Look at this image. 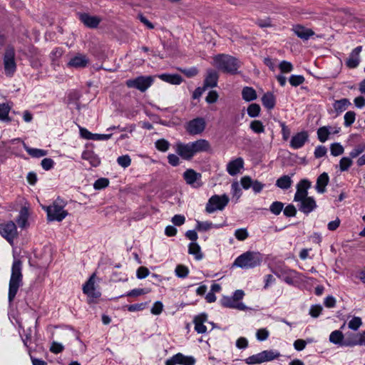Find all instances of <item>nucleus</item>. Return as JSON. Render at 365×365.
Instances as JSON below:
<instances>
[{
  "instance_id": "nucleus-9",
  "label": "nucleus",
  "mask_w": 365,
  "mask_h": 365,
  "mask_svg": "<svg viewBox=\"0 0 365 365\" xmlns=\"http://www.w3.org/2000/svg\"><path fill=\"white\" fill-rule=\"evenodd\" d=\"M206 127V122L203 118H196L190 120L186 126V131L192 135L202 133Z\"/></svg>"
},
{
  "instance_id": "nucleus-20",
  "label": "nucleus",
  "mask_w": 365,
  "mask_h": 365,
  "mask_svg": "<svg viewBox=\"0 0 365 365\" xmlns=\"http://www.w3.org/2000/svg\"><path fill=\"white\" fill-rule=\"evenodd\" d=\"M79 19L86 26L91 29L97 28L101 22V19L99 17L91 16L87 13L80 14Z\"/></svg>"
},
{
  "instance_id": "nucleus-44",
  "label": "nucleus",
  "mask_w": 365,
  "mask_h": 365,
  "mask_svg": "<svg viewBox=\"0 0 365 365\" xmlns=\"http://www.w3.org/2000/svg\"><path fill=\"white\" fill-rule=\"evenodd\" d=\"M247 114L251 118H256L259 115L261 108L259 104L252 103L247 108Z\"/></svg>"
},
{
  "instance_id": "nucleus-53",
  "label": "nucleus",
  "mask_w": 365,
  "mask_h": 365,
  "mask_svg": "<svg viewBox=\"0 0 365 365\" xmlns=\"http://www.w3.org/2000/svg\"><path fill=\"white\" fill-rule=\"evenodd\" d=\"M175 274L180 278H185L188 275L189 269L187 267L179 264L175 270Z\"/></svg>"
},
{
  "instance_id": "nucleus-27",
  "label": "nucleus",
  "mask_w": 365,
  "mask_h": 365,
  "mask_svg": "<svg viewBox=\"0 0 365 365\" xmlns=\"http://www.w3.org/2000/svg\"><path fill=\"white\" fill-rule=\"evenodd\" d=\"M29 216V208L25 206L22 207L19 211L18 217L16 219V224L21 228H24L27 226H29L28 223Z\"/></svg>"
},
{
  "instance_id": "nucleus-32",
  "label": "nucleus",
  "mask_w": 365,
  "mask_h": 365,
  "mask_svg": "<svg viewBox=\"0 0 365 365\" xmlns=\"http://www.w3.org/2000/svg\"><path fill=\"white\" fill-rule=\"evenodd\" d=\"M175 358L178 364L181 365H194L196 362V360L193 356H185L181 353L176 354Z\"/></svg>"
},
{
  "instance_id": "nucleus-16",
  "label": "nucleus",
  "mask_w": 365,
  "mask_h": 365,
  "mask_svg": "<svg viewBox=\"0 0 365 365\" xmlns=\"http://www.w3.org/2000/svg\"><path fill=\"white\" fill-rule=\"evenodd\" d=\"M308 139V133L307 131H301L292 136L290 141V146L294 149L301 148Z\"/></svg>"
},
{
  "instance_id": "nucleus-4",
  "label": "nucleus",
  "mask_w": 365,
  "mask_h": 365,
  "mask_svg": "<svg viewBox=\"0 0 365 365\" xmlns=\"http://www.w3.org/2000/svg\"><path fill=\"white\" fill-rule=\"evenodd\" d=\"M229 201L230 199L225 194L222 195H214L208 200L205 210L208 213H212L216 210H222Z\"/></svg>"
},
{
  "instance_id": "nucleus-15",
  "label": "nucleus",
  "mask_w": 365,
  "mask_h": 365,
  "mask_svg": "<svg viewBox=\"0 0 365 365\" xmlns=\"http://www.w3.org/2000/svg\"><path fill=\"white\" fill-rule=\"evenodd\" d=\"M95 274H93L83 287V292L90 298H98L101 293L95 289L94 282Z\"/></svg>"
},
{
  "instance_id": "nucleus-51",
  "label": "nucleus",
  "mask_w": 365,
  "mask_h": 365,
  "mask_svg": "<svg viewBox=\"0 0 365 365\" xmlns=\"http://www.w3.org/2000/svg\"><path fill=\"white\" fill-rule=\"evenodd\" d=\"M365 151V143H359L349 153L351 158H355Z\"/></svg>"
},
{
  "instance_id": "nucleus-45",
  "label": "nucleus",
  "mask_w": 365,
  "mask_h": 365,
  "mask_svg": "<svg viewBox=\"0 0 365 365\" xmlns=\"http://www.w3.org/2000/svg\"><path fill=\"white\" fill-rule=\"evenodd\" d=\"M228 225L223 223L220 225H213L212 222H209L207 221L205 222H200L197 221V224L195 228H220L221 227L227 226Z\"/></svg>"
},
{
  "instance_id": "nucleus-7",
  "label": "nucleus",
  "mask_w": 365,
  "mask_h": 365,
  "mask_svg": "<svg viewBox=\"0 0 365 365\" xmlns=\"http://www.w3.org/2000/svg\"><path fill=\"white\" fill-rule=\"evenodd\" d=\"M47 212V219L48 221H61L68 215L66 210L63 209L62 205L53 202L52 205H49L46 208Z\"/></svg>"
},
{
  "instance_id": "nucleus-49",
  "label": "nucleus",
  "mask_w": 365,
  "mask_h": 365,
  "mask_svg": "<svg viewBox=\"0 0 365 365\" xmlns=\"http://www.w3.org/2000/svg\"><path fill=\"white\" fill-rule=\"evenodd\" d=\"M245 361V363L249 365L261 364V363L264 362L261 352L257 354H255V355L249 356Z\"/></svg>"
},
{
  "instance_id": "nucleus-47",
  "label": "nucleus",
  "mask_w": 365,
  "mask_h": 365,
  "mask_svg": "<svg viewBox=\"0 0 365 365\" xmlns=\"http://www.w3.org/2000/svg\"><path fill=\"white\" fill-rule=\"evenodd\" d=\"M109 180L106 178H101L96 180L93 184V187L96 190H102L109 185Z\"/></svg>"
},
{
  "instance_id": "nucleus-48",
  "label": "nucleus",
  "mask_w": 365,
  "mask_h": 365,
  "mask_svg": "<svg viewBox=\"0 0 365 365\" xmlns=\"http://www.w3.org/2000/svg\"><path fill=\"white\" fill-rule=\"evenodd\" d=\"M331 154L333 156H339L344 153V147L339 143H334L330 146Z\"/></svg>"
},
{
  "instance_id": "nucleus-2",
  "label": "nucleus",
  "mask_w": 365,
  "mask_h": 365,
  "mask_svg": "<svg viewBox=\"0 0 365 365\" xmlns=\"http://www.w3.org/2000/svg\"><path fill=\"white\" fill-rule=\"evenodd\" d=\"M215 66L224 73L231 75L238 73V69L241 66L240 61L235 57L228 54H217L214 58Z\"/></svg>"
},
{
  "instance_id": "nucleus-5",
  "label": "nucleus",
  "mask_w": 365,
  "mask_h": 365,
  "mask_svg": "<svg viewBox=\"0 0 365 365\" xmlns=\"http://www.w3.org/2000/svg\"><path fill=\"white\" fill-rule=\"evenodd\" d=\"M4 67L5 74L7 76H12L16 70L15 61V50L12 46H8L4 54Z\"/></svg>"
},
{
  "instance_id": "nucleus-57",
  "label": "nucleus",
  "mask_w": 365,
  "mask_h": 365,
  "mask_svg": "<svg viewBox=\"0 0 365 365\" xmlns=\"http://www.w3.org/2000/svg\"><path fill=\"white\" fill-rule=\"evenodd\" d=\"M356 336H359L358 334L350 333L348 334L345 339L344 346H356L357 344H352V343L358 341L359 338Z\"/></svg>"
},
{
  "instance_id": "nucleus-58",
  "label": "nucleus",
  "mask_w": 365,
  "mask_h": 365,
  "mask_svg": "<svg viewBox=\"0 0 365 365\" xmlns=\"http://www.w3.org/2000/svg\"><path fill=\"white\" fill-rule=\"evenodd\" d=\"M147 302H142L139 304H133L130 305H126V308L128 311L133 312H138V311H142L143 310L146 306Z\"/></svg>"
},
{
  "instance_id": "nucleus-17",
  "label": "nucleus",
  "mask_w": 365,
  "mask_h": 365,
  "mask_svg": "<svg viewBox=\"0 0 365 365\" xmlns=\"http://www.w3.org/2000/svg\"><path fill=\"white\" fill-rule=\"evenodd\" d=\"M190 143L195 155L199 153H208L211 151L210 143L205 139H198L194 142Z\"/></svg>"
},
{
  "instance_id": "nucleus-42",
  "label": "nucleus",
  "mask_w": 365,
  "mask_h": 365,
  "mask_svg": "<svg viewBox=\"0 0 365 365\" xmlns=\"http://www.w3.org/2000/svg\"><path fill=\"white\" fill-rule=\"evenodd\" d=\"M330 132L327 126L321 127L317 130V137L319 140L322 143L327 141Z\"/></svg>"
},
{
  "instance_id": "nucleus-54",
  "label": "nucleus",
  "mask_w": 365,
  "mask_h": 365,
  "mask_svg": "<svg viewBox=\"0 0 365 365\" xmlns=\"http://www.w3.org/2000/svg\"><path fill=\"white\" fill-rule=\"evenodd\" d=\"M149 292V290L147 289H134L128 292L127 294L122 295L121 297H136L143 294H145Z\"/></svg>"
},
{
  "instance_id": "nucleus-36",
  "label": "nucleus",
  "mask_w": 365,
  "mask_h": 365,
  "mask_svg": "<svg viewBox=\"0 0 365 365\" xmlns=\"http://www.w3.org/2000/svg\"><path fill=\"white\" fill-rule=\"evenodd\" d=\"M350 105L351 103L349 102V99L342 98L341 100L335 101L333 104V107L337 114H339L345 110Z\"/></svg>"
},
{
  "instance_id": "nucleus-1",
  "label": "nucleus",
  "mask_w": 365,
  "mask_h": 365,
  "mask_svg": "<svg viewBox=\"0 0 365 365\" xmlns=\"http://www.w3.org/2000/svg\"><path fill=\"white\" fill-rule=\"evenodd\" d=\"M22 262L15 259L11 267V274L9 284L8 300L11 304L14 300L20 287L23 284V274L21 272Z\"/></svg>"
},
{
  "instance_id": "nucleus-26",
  "label": "nucleus",
  "mask_w": 365,
  "mask_h": 365,
  "mask_svg": "<svg viewBox=\"0 0 365 365\" xmlns=\"http://www.w3.org/2000/svg\"><path fill=\"white\" fill-rule=\"evenodd\" d=\"M329 177L325 172L319 175L317 179L315 188L319 193L326 192V187L329 184Z\"/></svg>"
},
{
  "instance_id": "nucleus-52",
  "label": "nucleus",
  "mask_w": 365,
  "mask_h": 365,
  "mask_svg": "<svg viewBox=\"0 0 365 365\" xmlns=\"http://www.w3.org/2000/svg\"><path fill=\"white\" fill-rule=\"evenodd\" d=\"M344 118V125L346 127H349L354 123V122L355 120L356 113L354 111L349 110L345 113Z\"/></svg>"
},
{
  "instance_id": "nucleus-10",
  "label": "nucleus",
  "mask_w": 365,
  "mask_h": 365,
  "mask_svg": "<svg viewBox=\"0 0 365 365\" xmlns=\"http://www.w3.org/2000/svg\"><path fill=\"white\" fill-rule=\"evenodd\" d=\"M176 153L183 160H190L195 156L190 143L178 142L175 144Z\"/></svg>"
},
{
  "instance_id": "nucleus-64",
  "label": "nucleus",
  "mask_w": 365,
  "mask_h": 365,
  "mask_svg": "<svg viewBox=\"0 0 365 365\" xmlns=\"http://www.w3.org/2000/svg\"><path fill=\"white\" fill-rule=\"evenodd\" d=\"M41 165L45 170H50L53 168L54 161L51 158H43L41 160Z\"/></svg>"
},
{
  "instance_id": "nucleus-12",
  "label": "nucleus",
  "mask_w": 365,
  "mask_h": 365,
  "mask_svg": "<svg viewBox=\"0 0 365 365\" xmlns=\"http://www.w3.org/2000/svg\"><path fill=\"white\" fill-rule=\"evenodd\" d=\"M312 183L307 179L301 180L297 185V191L294 194V201L302 200L308 196V190L311 187Z\"/></svg>"
},
{
  "instance_id": "nucleus-25",
  "label": "nucleus",
  "mask_w": 365,
  "mask_h": 365,
  "mask_svg": "<svg viewBox=\"0 0 365 365\" xmlns=\"http://www.w3.org/2000/svg\"><path fill=\"white\" fill-rule=\"evenodd\" d=\"M82 159L89 162L92 167H98L101 164V159L97 154L91 150H86L82 153Z\"/></svg>"
},
{
  "instance_id": "nucleus-21",
  "label": "nucleus",
  "mask_w": 365,
  "mask_h": 365,
  "mask_svg": "<svg viewBox=\"0 0 365 365\" xmlns=\"http://www.w3.org/2000/svg\"><path fill=\"white\" fill-rule=\"evenodd\" d=\"M362 50V46L356 47L350 53L349 58L346 61V65L349 68H356L360 62L359 54Z\"/></svg>"
},
{
  "instance_id": "nucleus-13",
  "label": "nucleus",
  "mask_w": 365,
  "mask_h": 365,
  "mask_svg": "<svg viewBox=\"0 0 365 365\" xmlns=\"http://www.w3.org/2000/svg\"><path fill=\"white\" fill-rule=\"evenodd\" d=\"M299 210L304 214H309L317 207V203L313 197H305L297 201Z\"/></svg>"
},
{
  "instance_id": "nucleus-3",
  "label": "nucleus",
  "mask_w": 365,
  "mask_h": 365,
  "mask_svg": "<svg viewBox=\"0 0 365 365\" xmlns=\"http://www.w3.org/2000/svg\"><path fill=\"white\" fill-rule=\"evenodd\" d=\"M262 261L259 252L247 251L236 258L233 265L244 269L254 268L259 266Z\"/></svg>"
},
{
  "instance_id": "nucleus-41",
  "label": "nucleus",
  "mask_w": 365,
  "mask_h": 365,
  "mask_svg": "<svg viewBox=\"0 0 365 365\" xmlns=\"http://www.w3.org/2000/svg\"><path fill=\"white\" fill-rule=\"evenodd\" d=\"M353 158L349 157H343L341 158L339 161V169L341 172H344L349 170V168L352 165Z\"/></svg>"
},
{
  "instance_id": "nucleus-6",
  "label": "nucleus",
  "mask_w": 365,
  "mask_h": 365,
  "mask_svg": "<svg viewBox=\"0 0 365 365\" xmlns=\"http://www.w3.org/2000/svg\"><path fill=\"white\" fill-rule=\"evenodd\" d=\"M152 76H140L134 79H128L125 84L128 88H135L141 92L145 91L153 83Z\"/></svg>"
},
{
  "instance_id": "nucleus-55",
  "label": "nucleus",
  "mask_w": 365,
  "mask_h": 365,
  "mask_svg": "<svg viewBox=\"0 0 365 365\" xmlns=\"http://www.w3.org/2000/svg\"><path fill=\"white\" fill-rule=\"evenodd\" d=\"M117 163L123 168H126L130 165L131 159L128 155H124L117 158Z\"/></svg>"
},
{
  "instance_id": "nucleus-14",
  "label": "nucleus",
  "mask_w": 365,
  "mask_h": 365,
  "mask_svg": "<svg viewBox=\"0 0 365 365\" xmlns=\"http://www.w3.org/2000/svg\"><path fill=\"white\" fill-rule=\"evenodd\" d=\"M88 62L89 60L86 55L78 53L70 59L67 63V66L68 68H83L88 66Z\"/></svg>"
},
{
  "instance_id": "nucleus-28",
  "label": "nucleus",
  "mask_w": 365,
  "mask_h": 365,
  "mask_svg": "<svg viewBox=\"0 0 365 365\" xmlns=\"http://www.w3.org/2000/svg\"><path fill=\"white\" fill-rule=\"evenodd\" d=\"M158 78L162 81L173 85H180L183 81L182 76L178 73H162L158 76Z\"/></svg>"
},
{
  "instance_id": "nucleus-39",
  "label": "nucleus",
  "mask_w": 365,
  "mask_h": 365,
  "mask_svg": "<svg viewBox=\"0 0 365 365\" xmlns=\"http://www.w3.org/2000/svg\"><path fill=\"white\" fill-rule=\"evenodd\" d=\"M263 361H269L278 358L280 356L279 352L273 350H266L261 352Z\"/></svg>"
},
{
  "instance_id": "nucleus-34",
  "label": "nucleus",
  "mask_w": 365,
  "mask_h": 365,
  "mask_svg": "<svg viewBox=\"0 0 365 365\" xmlns=\"http://www.w3.org/2000/svg\"><path fill=\"white\" fill-rule=\"evenodd\" d=\"M242 98L247 102L255 100L257 97L255 90L252 87L245 86L242 91Z\"/></svg>"
},
{
  "instance_id": "nucleus-40",
  "label": "nucleus",
  "mask_w": 365,
  "mask_h": 365,
  "mask_svg": "<svg viewBox=\"0 0 365 365\" xmlns=\"http://www.w3.org/2000/svg\"><path fill=\"white\" fill-rule=\"evenodd\" d=\"M250 128L255 133L259 134L264 133V126L261 120H252L250 123Z\"/></svg>"
},
{
  "instance_id": "nucleus-23",
  "label": "nucleus",
  "mask_w": 365,
  "mask_h": 365,
  "mask_svg": "<svg viewBox=\"0 0 365 365\" xmlns=\"http://www.w3.org/2000/svg\"><path fill=\"white\" fill-rule=\"evenodd\" d=\"M292 30L297 37L304 41L308 40L311 36L314 35V32L311 29L305 28L299 24L294 26Z\"/></svg>"
},
{
  "instance_id": "nucleus-22",
  "label": "nucleus",
  "mask_w": 365,
  "mask_h": 365,
  "mask_svg": "<svg viewBox=\"0 0 365 365\" xmlns=\"http://www.w3.org/2000/svg\"><path fill=\"white\" fill-rule=\"evenodd\" d=\"M219 76L217 71L209 69L207 71V76L203 82V86L207 89L208 88H214L217 85Z\"/></svg>"
},
{
  "instance_id": "nucleus-56",
  "label": "nucleus",
  "mask_w": 365,
  "mask_h": 365,
  "mask_svg": "<svg viewBox=\"0 0 365 365\" xmlns=\"http://www.w3.org/2000/svg\"><path fill=\"white\" fill-rule=\"evenodd\" d=\"M362 324L361 319L359 317H354L348 324V327L350 329L356 331Z\"/></svg>"
},
{
  "instance_id": "nucleus-29",
  "label": "nucleus",
  "mask_w": 365,
  "mask_h": 365,
  "mask_svg": "<svg viewBox=\"0 0 365 365\" xmlns=\"http://www.w3.org/2000/svg\"><path fill=\"white\" fill-rule=\"evenodd\" d=\"M345 339L342 331L340 330H335L329 335V341L341 346H344Z\"/></svg>"
},
{
  "instance_id": "nucleus-18",
  "label": "nucleus",
  "mask_w": 365,
  "mask_h": 365,
  "mask_svg": "<svg viewBox=\"0 0 365 365\" xmlns=\"http://www.w3.org/2000/svg\"><path fill=\"white\" fill-rule=\"evenodd\" d=\"M220 304L226 308L237 309L242 311L247 309V307L242 302H237L232 297H222L220 299Z\"/></svg>"
},
{
  "instance_id": "nucleus-31",
  "label": "nucleus",
  "mask_w": 365,
  "mask_h": 365,
  "mask_svg": "<svg viewBox=\"0 0 365 365\" xmlns=\"http://www.w3.org/2000/svg\"><path fill=\"white\" fill-rule=\"evenodd\" d=\"M294 175V173L291 174V176L289 175H282L279 178H278L276 181V186L282 189V190H287L289 189L292 184V180L291 179V177Z\"/></svg>"
},
{
  "instance_id": "nucleus-46",
  "label": "nucleus",
  "mask_w": 365,
  "mask_h": 365,
  "mask_svg": "<svg viewBox=\"0 0 365 365\" xmlns=\"http://www.w3.org/2000/svg\"><path fill=\"white\" fill-rule=\"evenodd\" d=\"M283 208H284V203H282V202H279V201H275L271 204V205L269 207V210L272 214H274L275 215H278L283 210Z\"/></svg>"
},
{
  "instance_id": "nucleus-19",
  "label": "nucleus",
  "mask_w": 365,
  "mask_h": 365,
  "mask_svg": "<svg viewBox=\"0 0 365 365\" xmlns=\"http://www.w3.org/2000/svg\"><path fill=\"white\" fill-rule=\"evenodd\" d=\"M244 168V160L239 157L230 161L227 165V171L231 176H235Z\"/></svg>"
},
{
  "instance_id": "nucleus-43",
  "label": "nucleus",
  "mask_w": 365,
  "mask_h": 365,
  "mask_svg": "<svg viewBox=\"0 0 365 365\" xmlns=\"http://www.w3.org/2000/svg\"><path fill=\"white\" fill-rule=\"evenodd\" d=\"M155 145L156 149L159 151L166 152L169 150L170 144L167 140L161 138L155 141Z\"/></svg>"
},
{
  "instance_id": "nucleus-62",
  "label": "nucleus",
  "mask_w": 365,
  "mask_h": 365,
  "mask_svg": "<svg viewBox=\"0 0 365 365\" xmlns=\"http://www.w3.org/2000/svg\"><path fill=\"white\" fill-rule=\"evenodd\" d=\"M252 182H253L252 179L251 178V177H250L248 175H245V176H243L242 178H241L240 183H241L242 187L245 190H248L249 188L252 187Z\"/></svg>"
},
{
  "instance_id": "nucleus-8",
  "label": "nucleus",
  "mask_w": 365,
  "mask_h": 365,
  "mask_svg": "<svg viewBox=\"0 0 365 365\" xmlns=\"http://www.w3.org/2000/svg\"><path fill=\"white\" fill-rule=\"evenodd\" d=\"M272 272L288 284H293L295 279L298 278V272L288 268L278 267L273 269Z\"/></svg>"
},
{
  "instance_id": "nucleus-38",
  "label": "nucleus",
  "mask_w": 365,
  "mask_h": 365,
  "mask_svg": "<svg viewBox=\"0 0 365 365\" xmlns=\"http://www.w3.org/2000/svg\"><path fill=\"white\" fill-rule=\"evenodd\" d=\"M26 151L33 158H41L47 155V151L38 148H31L24 144Z\"/></svg>"
},
{
  "instance_id": "nucleus-24",
  "label": "nucleus",
  "mask_w": 365,
  "mask_h": 365,
  "mask_svg": "<svg viewBox=\"0 0 365 365\" xmlns=\"http://www.w3.org/2000/svg\"><path fill=\"white\" fill-rule=\"evenodd\" d=\"M207 320V315L202 313L195 317L193 323L195 324V330L198 334H204L207 331V327L204 325V322Z\"/></svg>"
},
{
  "instance_id": "nucleus-35",
  "label": "nucleus",
  "mask_w": 365,
  "mask_h": 365,
  "mask_svg": "<svg viewBox=\"0 0 365 365\" xmlns=\"http://www.w3.org/2000/svg\"><path fill=\"white\" fill-rule=\"evenodd\" d=\"M0 234L11 245H13L14 240L19 235L18 230H0Z\"/></svg>"
},
{
  "instance_id": "nucleus-60",
  "label": "nucleus",
  "mask_w": 365,
  "mask_h": 365,
  "mask_svg": "<svg viewBox=\"0 0 365 365\" xmlns=\"http://www.w3.org/2000/svg\"><path fill=\"white\" fill-rule=\"evenodd\" d=\"M322 309L323 308L320 304L312 305L309 309V314L311 317L317 318L321 314Z\"/></svg>"
},
{
  "instance_id": "nucleus-11",
  "label": "nucleus",
  "mask_w": 365,
  "mask_h": 365,
  "mask_svg": "<svg viewBox=\"0 0 365 365\" xmlns=\"http://www.w3.org/2000/svg\"><path fill=\"white\" fill-rule=\"evenodd\" d=\"M184 180L187 185H192L194 187H198L202 185L200 181L202 175L196 172L192 168L187 169L182 174Z\"/></svg>"
},
{
  "instance_id": "nucleus-30",
  "label": "nucleus",
  "mask_w": 365,
  "mask_h": 365,
  "mask_svg": "<svg viewBox=\"0 0 365 365\" xmlns=\"http://www.w3.org/2000/svg\"><path fill=\"white\" fill-rule=\"evenodd\" d=\"M262 105L270 110L274 108L276 104V98L274 94L271 92H267L262 97Z\"/></svg>"
},
{
  "instance_id": "nucleus-33",
  "label": "nucleus",
  "mask_w": 365,
  "mask_h": 365,
  "mask_svg": "<svg viewBox=\"0 0 365 365\" xmlns=\"http://www.w3.org/2000/svg\"><path fill=\"white\" fill-rule=\"evenodd\" d=\"M188 253L195 256L197 260H200L203 258V254L201 252L200 245L194 242L189 244Z\"/></svg>"
},
{
  "instance_id": "nucleus-61",
  "label": "nucleus",
  "mask_w": 365,
  "mask_h": 365,
  "mask_svg": "<svg viewBox=\"0 0 365 365\" xmlns=\"http://www.w3.org/2000/svg\"><path fill=\"white\" fill-rule=\"evenodd\" d=\"M297 209L296 207L292 205L289 204L287 206L285 207V208H283V213L286 217H294L297 214Z\"/></svg>"
},
{
  "instance_id": "nucleus-59",
  "label": "nucleus",
  "mask_w": 365,
  "mask_h": 365,
  "mask_svg": "<svg viewBox=\"0 0 365 365\" xmlns=\"http://www.w3.org/2000/svg\"><path fill=\"white\" fill-rule=\"evenodd\" d=\"M279 68L282 73H289L293 70L294 67L290 62L282 61L279 65Z\"/></svg>"
},
{
  "instance_id": "nucleus-37",
  "label": "nucleus",
  "mask_w": 365,
  "mask_h": 365,
  "mask_svg": "<svg viewBox=\"0 0 365 365\" xmlns=\"http://www.w3.org/2000/svg\"><path fill=\"white\" fill-rule=\"evenodd\" d=\"M10 110L11 107L9 104L0 103V120L7 123L11 121V118L9 116Z\"/></svg>"
},
{
  "instance_id": "nucleus-50",
  "label": "nucleus",
  "mask_w": 365,
  "mask_h": 365,
  "mask_svg": "<svg viewBox=\"0 0 365 365\" xmlns=\"http://www.w3.org/2000/svg\"><path fill=\"white\" fill-rule=\"evenodd\" d=\"M305 81L302 75H292L289 78V83L294 87L302 84Z\"/></svg>"
},
{
  "instance_id": "nucleus-63",
  "label": "nucleus",
  "mask_w": 365,
  "mask_h": 365,
  "mask_svg": "<svg viewBox=\"0 0 365 365\" xmlns=\"http://www.w3.org/2000/svg\"><path fill=\"white\" fill-rule=\"evenodd\" d=\"M218 93L216 91H210L205 98V101L207 103L212 104L215 103L218 99Z\"/></svg>"
}]
</instances>
